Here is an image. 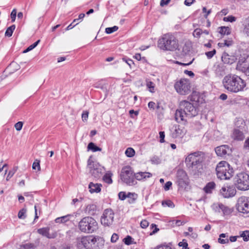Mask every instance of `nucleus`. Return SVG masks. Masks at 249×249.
<instances>
[{"label": "nucleus", "mask_w": 249, "mask_h": 249, "mask_svg": "<svg viewBox=\"0 0 249 249\" xmlns=\"http://www.w3.org/2000/svg\"><path fill=\"white\" fill-rule=\"evenodd\" d=\"M198 113L197 109L190 102L182 101L179 103V108L176 110L175 118L178 122L186 121L187 118L196 116Z\"/></svg>", "instance_id": "obj_1"}, {"label": "nucleus", "mask_w": 249, "mask_h": 249, "mask_svg": "<svg viewBox=\"0 0 249 249\" xmlns=\"http://www.w3.org/2000/svg\"><path fill=\"white\" fill-rule=\"evenodd\" d=\"M222 83L225 89L234 93L243 90L246 86L245 81L236 75H226L224 77Z\"/></svg>", "instance_id": "obj_2"}, {"label": "nucleus", "mask_w": 249, "mask_h": 249, "mask_svg": "<svg viewBox=\"0 0 249 249\" xmlns=\"http://www.w3.org/2000/svg\"><path fill=\"white\" fill-rule=\"evenodd\" d=\"M77 246L79 249H100L103 246V241L99 237L85 236L77 239Z\"/></svg>", "instance_id": "obj_3"}, {"label": "nucleus", "mask_w": 249, "mask_h": 249, "mask_svg": "<svg viewBox=\"0 0 249 249\" xmlns=\"http://www.w3.org/2000/svg\"><path fill=\"white\" fill-rule=\"evenodd\" d=\"M158 46L164 51H174L178 48V42L173 35L166 34L158 40Z\"/></svg>", "instance_id": "obj_4"}, {"label": "nucleus", "mask_w": 249, "mask_h": 249, "mask_svg": "<svg viewBox=\"0 0 249 249\" xmlns=\"http://www.w3.org/2000/svg\"><path fill=\"white\" fill-rule=\"evenodd\" d=\"M203 157L198 153L189 155L185 159V162L195 174L201 173L202 170Z\"/></svg>", "instance_id": "obj_5"}, {"label": "nucleus", "mask_w": 249, "mask_h": 249, "mask_svg": "<svg viewBox=\"0 0 249 249\" xmlns=\"http://www.w3.org/2000/svg\"><path fill=\"white\" fill-rule=\"evenodd\" d=\"M78 229L82 232L91 233L98 229V224L96 220L91 216L82 218L78 223Z\"/></svg>", "instance_id": "obj_6"}, {"label": "nucleus", "mask_w": 249, "mask_h": 249, "mask_svg": "<svg viewBox=\"0 0 249 249\" xmlns=\"http://www.w3.org/2000/svg\"><path fill=\"white\" fill-rule=\"evenodd\" d=\"M217 176L221 179H229L233 175V169L226 161H220L216 168Z\"/></svg>", "instance_id": "obj_7"}, {"label": "nucleus", "mask_w": 249, "mask_h": 249, "mask_svg": "<svg viewBox=\"0 0 249 249\" xmlns=\"http://www.w3.org/2000/svg\"><path fill=\"white\" fill-rule=\"evenodd\" d=\"M235 186L240 190L249 189V175L246 173H240L236 175L233 178Z\"/></svg>", "instance_id": "obj_8"}, {"label": "nucleus", "mask_w": 249, "mask_h": 249, "mask_svg": "<svg viewBox=\"0 0 249 249\" xmlns=\"http://www.w3.org/2000/svg\"><path fill=\"white\" fill-rule=\"evenodd\" d=\"M191 83L189 79L181 78L177 80L174 84V88L178 93L186 95L191 92Z\"/></svg>", "instance_id": "obj_9"}, {"label": "nucleus", "mask_w": 249, "mask_h": 249, "mask_svg": "<svg viewBox=\"0 0 249 249\" xmlns=\"http://www.w3.org/2000/svg\"><path fill=\"white\" fill-rule=\"evenodd\" d=\"M121 178L123 181L129 185H134L137 183L135 174L130 166H125L122 169Z\"/></svg>", "instance_id": "obj_10"}, {"label": "nucleus", "mask_w": 249, "mask_h": 249, "mask_svg": "<svg viewBox=\"0 0 249 249\" xmlns=\"http://www.w3.org/2000/svg\"><path fill=\"white\" fill-rule=\"evenodd\" d=\"M90 157L88 161V167L90 173L95 178H100L104 170V167L96 162L93 161Z\"/></svg>", "instance_id": "obj_11"}, {"label": "nucleus", "mask_w": 249, "mask_h": 249, "mask_svg": "<svg viewBox=\"0 0 249 249\" xmlns=\"http://www.w3.org/2000/svg\"><path fill=\"white\" fill-rule=\"evenodd\" d=\"M114 213L111 209H106L101 218V222L105 226H110L113 222Z\"/></svg>", "instance_id": "obj_12"}, {"label": "nucleus", "mask_w": 249, "mask_h": 249, "mask_svg": "<svg viewBox=\"0 0 249 249\" xmlns=\"http://www.w3.org/2000/svg\"><path fill=\"white\" fill-rule=\"evenodd\" d=\"M237 209L240 213H249V198L244 196L239 197L237 201Z\"/></svg>", "instance_id": "obj_13"}, {"label": "nucleus", "mask_w": 249, "mask_h": 249, "mask_svg": "<svg viewBox=\"0 0 249 249\" xmlns=\"http://www.w3.org/2000/svg\"><path fill=\"white\" fill-rule=\"evenodd\" d=\"M177 182L181 187H185L188 183V178L186 173L183 170H178L177 174Z\"/></svg>", "instance_id": "obj_14"}, {"label": "nucleus", "mask_w": 249, "mask_h": 249, "mask_svg": "<svg viewBox=\"0 0 249 249\" xmlns=\"http://www.w3.org/2000/svg\"><path fill=\"white\" fill-rule=\"evenodd\" d=\"M213 209L216 212L219 213L222 212L223 213V215L224 216L230 215L233 211L231 208L226 205H224L222 203L214 204Z\"/></svg>", "instance_id": "obj_15"}, {"label": "nucleus", "mask_w": 249, "mask_h": 249, "mask_svg": "<svg viewBox=\"0 0 249 249\" xmlns=\"http://www.w3.org/2000/svg\"><path fill=\"white\" fill-rule=\"evenodd\" d=\"M186 132L184 127L179 125H176L174 126L171 133L172 137L174 138L182 137Z\"/></svg>", "instance_id": "obj_16"}, {"label": "nucleus", "mask_w": 249, "mask_h": 249, "mask_svg": "<svg viewBox=\"0 0 249 249\" xmlns=\"http://www.w3.org/2000/svg\"><path fill=\"white\" fill-rule=\"evenodd\" d=\"M220 192L224 197L229 198L233 196L236 194V191L233 187H223Z\"/></svg>", "instance_id": "obj_17"}, {"label": "nucleus", "mask_w": 249, "mask_h": 249, "mask_svg": "<svg viewBox=\"0 0 249 249\" xmlns=\"http://www.w3.org/2000/svg\"><path fill=\"white\" fill-rule=\"evenodd\" d=\"M192 49V44L191 41L189 40H184L181 47V50L180 51L181 54L182 56L190 55Z\"/></svg>", "instance_id": "obj_18"}, {"label": "nucleus", "mask_w": 249, "mask_h": 249, "mask_svg": "<svg viewBox=\"0 0 249 249\" xmlns=\"http://www.w3.org/2000/svg\"><path fill=\"white\" fill-rule=\"evenodd\" d=\"M231 151V149L227 145H223L217 146L215 148V152L217 156L223 157L229 154Z\"/></svg>", "instance_id": "obj_19"}, {"label": "nucleus", "mask_w": 249, "mask_h": 249, "mask_svg": "<svg viewBox=\"0 0 249 249\" xmlns=\"http://www.w3.org/2000/svg\"><path fill=\"white\" fill-rule=\"evenodd\" d=\"M50 228L45 227L43 228H40L37 230V232L44 236L48 238H54L56 237L57 235V233L55 232H53L52 233H49Z\"/></svg>", "instance_id": "obj_20"}, {"label": "nucleus", "mask_w": 249, "mask_h": 249, "mask_svg": "<svg viewBox=\"0 0 249 249\" xmlns=\"http://www.w3.org/2000/svg\"><path fill=\"white\" fill-rule=\"evenodd\" d=\"M222 61L226 64H232L236 60V57L234 55H230L227 53L224 52L221 57Z\"/></svg>", "instance_id": "obj_21"}, {"label": "nucleus", "mask_w": 249, "mask_h": 249, "mask_svg": "<svg viewBox=\"0 0 249 249\" xmlns=\"http://www.w3.org/2000/svg\"><path fill=\"white\" fill-rule=\"evenodd\" d=\"M72 219H74V215L72 214H69L56 218L55 219V222L58 224H65L69 221H71Z\"/></svg>", "instance_id": "obj_22"}, {"label": "nucleus", "mask_w": 249, "mask_h": 249, "mask_svg": "<svg viewBox=\"0 0 249 249\" xmlns=\"http://www.w3.org/2000/svg\"><path fill=\"white\" fill-rule=\"evenodd\" d=\"M231 138L235 140L242 141L245 136L242 131L238 129H234L231 135Z\"/></svg>", "instance_id": "obj_23"}, {"label": "nucleus", "mask_w": 249, "mask_h": 249, "mask_svg": "<svg viewBox=\"0 0 249 249\" xmlns=\"http://www.w3.org/2000/svg\"><path fill=\"white\" fill-rule=\"evenodd\" d=\"M152 175L149 172H140L135 174V178L138 180H141L143 179H146L151 178Z\"/></svg>", "instance_id": "obj_24"}, {"label": "nucleus", "mask_w": 249, "mask_h": 249, "mask_svg": "<svg viewBox=\"0 0 249 249\" xmlns=\"http://www.w3.org/2000/svg\"><path fill=\"white\" fill-rule=\"evenodd\" d=\"M102 186V184L98 183H93L92 182H90L89 185V192L91 193H99L101 191V187Z\"/></svg>", "instance_id": "obj_25"}, {"label": "nucleus", "mask_w": 249, "mask_h": 249, "mask_svg": "<svg viewBox=\"0 0 249 249\" xmlns=\"http://www.w3.org/2000/svg\"><path fill=\"white\" fill-rule=\"evenodd\" d=\"M85 211L89 215H94L96 211V206L94 204H89L86 206Z\"/></svg>", "instance_id": "obj_26"}, {"label": "nucleus", "mask_w": 249, "mask_h": 249, "mask_svg": "<svg viewBox=\"0 0 249 249\" xmlns=\"http://www.w3.org/2000/svg\"><path fill=\"white\" fill-rule=\"evenodd\" d=\"M127 196L128 202L130 204L135 203L138 198V195L135 193L129 192L127 194Z\"/></svg>", "instance_id": "obj_27"}, {"label": "nucleus", "mask_w": 249, "mask_h": 249, "mask_svg": "<svg viewBox=\"0 0 249 249\" xmlns=\"http://www.w3.org/2000/svg\"><path fill=\"white\" fill-rule=\"evenodd\" d=\"M215 184L213 182H210L207 184L204 188V190L206 193H211L213 189H214Z\"/></svg>", "instance_id": "obj_28"}, {"label": "nucleus", "mask_w": 249, "mask_h": 249, "mask_svg": "<svg viewBox=\"0 0 249 249\" xmlns=\"http://www.w3.org/2000/svg\"><path fill=\"white\" fill-rule=\"evenodd\" d=\"M146 86L148 89V90L151 92L154 93L155 92V84L153 82L149 80H146Z\"/></svg>", "instance_id": "obj_29"}, {"label": "nucleus", "mask_w": 249, "mask_h": 249, "mask_svg": "<svg viewBox=\"0 0 249 249\" xmlns=\"http://www.w3.org/2000/svg\"><path fill=\"white\" fill-rule=\"evenodd\" d=\"M88 150H90L92 152H96V151H101L102 149L96 145L92 142L89 143L88 145Z\"/></svg>", "instance_id": "obj_30"}, {"label": "nucleus", "mask_w": 249, "mask_h": 249, "mask_svg": "<svg viewBox=\"0 0 249 249\" xmlns=\"http://www.w3.org/2000/svg\"><path fill=\"white\" fill-rule=\"evenodd\" d=\"M219 32L221 35H228L231 33V29L229 27L223 26L219 28Z\"/></svg>", "instance_id": "obj_31"}, {"label": "nucleus", "mask_w": 249, "mask_h": 249, "mask_svg": "<svg viewBox=\"0 0 249 249\" xmlns=\"http://www.w3.org/2000/svg\"><path fill=\"white\" fill-rule=\"evenodd\" d=\"M15 28L16 26L15 25H12L8 27L5 33V36L8 37H11Z\"/></svg>", "instance_id": "obj_32"}, {"label": "nucleus", "mask_w": 249, "mask_h": 249, "mask_svg": "<svg viewBox=\"0 0 249 249\" xmlns=\"http://www.w3.org/2000/svg\"><path fill=\"white\" fill-rule=\"evenodd\" d=\"M112 174L110 173H106L103 177L104 181L108 184H110L112 183V179H111Z\"/></svg>", "instance_id": "obj_33"}, {"label": "nucleus", "mask_w": 249, "mask_h": 249, "mask_svg": "<svg viewBox=\"0 0 249 249\" xmlns=\"http://www.w3.org/2000/svg\"><path fill=\"white\" fill-rule=\"evenodd\" d=\"M125 154L128 157H132L135 155V151L132 148L129 147L125 150Z\"/></svg>", "instance_id": "obj_34"}, {"label": "nucleus", "mask_w": 249, "mask_h": 249, "mask_svg": "<svg viewBox=\"0 0 249 249\" xmlns=\"http://www.w3.org/2000/svg\"><path fill=\"white\" fill-rule=\"evenodd\" d=\"M232 44V40H225L224 42L218 43V45L220 47H223L224 46L229 47Z\"/></svg>", "instance_id": "obj_35"}, {"label": "nucleus", "mask_w": 249, "mask_h": 249, "mask_svg": "<svg viewBox=\"0 0 249 249\" xmlns=\"http://www.w3.org/2000/svg\"><path fill=\"white\" fill-rule=\"evenodd\" d=\"M35 246L33 244L27 243L20 246L19 249H34Z\"/></svg>", "instance_id": "obj_36"}, {"label": "nucleus", "mask_w": 249, "mask_h": 249, "mask_svg": "<svg viewBox=\"0 0 249 249\" xmlns=\"http://www.w3.org/2000/svg\"><path fill=\"white\" fill-rule=\"evenodd\" d=\"M26 209L25 208L22 209L18 213V217L19 219H25L26 218Z\"/></svg>", "instance_id": "obj_37"}, {"label": "nucleus", "mask_w": 249, "mask_h": 249, "mask_svg": "<svg viewBox=\"0 0 249 249\" xmlns=\"http://www.w3.org/2000/svg\"><path fill=\"white\" fill-rule=\"evenodd\" d=\"M240 237H243V240L245 241H248L249 240V231H243L240 234Z\"/></svg>", "instance_id": "obj_38"}, {"label": "nucleus", "mask_w": 249, "mask_h": 249, "mask_svg": "<svg viewBox=\"0 0 249 249\" xmlns=\"http://www.w3.org/2000/svg\"><path fill=\"white\" fill-rule=\"evenodd\" d=\"M151 161L152 164H158L160 163V159L157 156H154L151 159Z\"/></svg>", "instance_id": "obj_39"}, {"label": "nucleus", "mask_w": 249, "mask_h": 249, "mask_svg": "<svg viewBox=\"0 0 249 249\" xmlns=\"http://www.w3.org/2000/svg\"><path fill=\"white\" fill-rule=\"evenodd\" d=\"M17 170V167H14L11 170L9 171L8 175L6 178V180H8L10 178H11L13 175L15 174Z\"/></svg>", "instance_id": "obj_40"}, {"label": "nucleus", "mask_w": 249, "mask_h": 249, "mask_svg": "<svg viewBox=\"0 0 249 249\" xmlns=\"http://www.w3.org/2000/svg\"><path fill=\"white\" fill-rule=\"evenodd\" d=\"M118 29V27L114 26L112 27H108L106 29V32L107 34H111L114 32L116 31Z\"/></svg>", "instance_id": "obj_41"}, {"label": "nucleus", "mask_w": 249, "mask_h": 249, "mask_svg": "<svg viewBox=\"0 0 249 249\" xmlns=\"http://www.w3.org/2000/svg\"><path fill=\"white\" fill-rule=\"evenodd\" d=\"M178 246L182 247V249H189L188 248V243L185 239H183L181 242L178 243Z\"/></svg>", "instance_id": "obj_42"}, {"label": "nucleus", "mask_w": 249, "mask_h": 249, "mask_svg": "<svg viewBox=\"0 0 249 249\" xmlns=\"http://www.w3.org/2000/svg\"><path fill=\"white\" fill-rule=\"evenodd\" d=\"M162 205L164 206H166L171 208L175 206L174 203L171 200L163 201L162 202Z\"/></svg>", "instance_id": "obj_43"}, {"label": "nucleus", "mask_w": 249, "mask_h": 249, "mask_svg": "<svg viewBox=\"0 0 249 249\" xmlns=\"http://www.w3.org/2000/svg\"><path fill=\"white\" fill-rule=\"evenodd\" d=\"M39 162L40 161L39 160H36V161L33 163L32 165V168L33 169H37L38 171H39L40 170Z\"/></svg>", "instance_id": "obj_44"}, {"label": "nucleus", "mask_w": 249, "mask_h": 249, "mask_svg": "<svg viewBox=\"0 0 249 249\" xmlns=\"http://www.w3.org/2000/svg\"><path fill=\"white\" fill-rule=\"evenodd\" d=\"M118 196L121 200H124L127 198V194L124 192H120L118 194Z\"/></svg>", "instance_id": "obj_45"}, {"label": "nucleus", "mask_w": 249, "mask_h": 249, "mask_svg": "<svg viewBox=\"0 0 249 249\" xmlns=\"http://www.w3.org/2000/svg\"><path fill=\"white\" fill-rule=\"evenodd\" d=\"M223 20L225 21H230L232 22L236 20V18L232 16H230L224 18Z\"/></svg>", "instance_id": "obj_46"}, {"label": "nucleus", "mask_w": 249, "mask_h": 249, "mask_svg": "<svg viewBox=\"0 0 249 249\" xmlns=\"http://www.w3.org/2000/svg\"><path fill=\"white\" fill-rule=\"evenodd\" d=\"M244 32L248 36H249V18H248L246 20V23L244 28Z\"/></svg>", "instance_id": "obj_47"}, {"label": "nucleus", "mask_w": 249, "mask_h": 249, "mask_svg": "<svg viewBox=\"0 0 249 249\" xmlns=\"http://www.w3.org/2000/svg\"><path fill=\"white\" fill-rule=\"evenodd\" d=\"M132 238L130 236H127L124 239V242L126 245H129L132 244Z\"/></svg>", "instance_id": "obj_48"}, {"label": "nucleus", "mask_w": 249, "mask_h": 249, "mask_svg": "<svg viewBox=\"0 0 249 249\" xmlns=\"http://www.w3.org/2000/svg\"><path fill=\"white\" fill-rule=\"evenodd\" d=\"M202 31L201 29H196L194 31L193 35L195 37H198L200 36V35L202 34Z\"/></svg>", "instance_id": "obj_49"}, {"label": "nucleus", "mask_w": 249, "mask_h": 249, "mask_svg": "<svg viewBox=\"0 0 249 249\" xmlns=\"http://www.w3.org/2000/svg\"><path fill=\"white\" fill-rule=\"evenodd\" d=\"M23 123L22 122H18L15 124V127L17 131H20L22 127Z\"/></svg>", "instance_id": "obj_50"}, {"label": "nucleus", "mask_w": 249, "mask_h": 249, "mask_svg": "<svg viewBox=\"0 0 249 249\" xmlns=\"http://www.w3.org/2000/svg\"><path fill=\"white\" fill-rule=\"evenodd\" d=\"M89 116V112L88 111H84L82 115V120L84 122L87 121Z\"/></svg>", "instance_id": "obj_51"}, {"label": "nucleus", "mask_w": 249, "mask_h": 249, "mask_svg": "<svg viewBox=\"0 0 249 249\" xmlns=\"http://www.w3.org/2000/svg\"><path fill=\"white\" fill-rule=\"evenodd\" d=\"M17 15V11L15 9H13L11 13V18L12 19V21L14 22L16 19Z\"/></svg>", "instance_id": "obj_52"}, {"label": "nucleus", "mask_w": 249, "mask_h": 249, "mask_svg": "<svg viewBox=\"0 0 249 249\" xmlns=\"http://www.w3.org/2000/svg\"><path fill=\"white\" fill-rule=\"evenodd\" d=\"M216 51L215 50H213L212 51L208 52L206 53V55H207L208 58H211L214 54L215 53Z\"/></svg>", "instance_id": "obj_53"}, {"label": "nucleus", "mask_w": 249, "mask_h": 249, "mask_svg": "<svg viewBox=\"0 0 249 249\" xmlns=\"http://www.w3.org/2000/svg\"><path fill=\"white\" fill-rule=\"evenodd\" d=\"M154 249H172V248L169 245H163L158 246Z\"/></svg>", "instance_id": "obj_54"}, {"label": "nucleus", "mask_w": 249, "mask_h": 249, "mask_svg": "<svg viewBox=\"0 0 249 249\" xmlns=\"http://www.w3.org/2000/svg\"><path fill=\"white\" fill-rule=\"evenodd\" d=\"M149 225L148 222L146 220H143L141 222V226L142 228H146Z\"/></svg>", "instance_id": "obj_55"}, {"label": "nucleus", "mask_w": 249, "mask_h": 249, "mask_svg": "<svg viewBox=\"0 0 249 249\" xmlns=\"http://www.w3.org/2000/svg\"><path fill=\"white\" fill-rule=\"evenodd\" d=\"M172 185V182L171 181H167L165 183V185L164 186V189L165 191L169 190L170 189Z\"/></svg>", "instance_id": "obj_56"}, {"label": "nucleus", "mask_w": 249, "mask_h": 249, "mask_svg": "<svg viewBox=\"0 0 249 249\" xmlns=\"http://www.w3.org/2000/svg\"><path fill=\"white\" fill-rule=\"evenodd\" d=\"M119 236L116 233H113L111 238V241L112 243H115L118 239Z\"/></svg>", "instance_id": "obj_57"}, {"label": "nucleus", "mask_w": 249, "mask_h": 249, "mask_svg": "<svg viewBox=\"0 0 249 249\" xmlns=\"http://www.w3.org/2000/svg\"><path fill=\"white\" fill-rule=\"evenodd\" d=\"M170 222H172L173 224H175L178 226H179L180 225H183L184 224V222H182V221H180L179 220H177L176 221L173 220V221H171Z\"/></svg>", "instance_id": "obj_58"}, {"label": "nucleus", "mask_w": 249, "mask_h": 249, "mask_svg": "<svg viewBox=\"0 0 249 249\" xmlns=\"http://www.w3.org/2000/svg\"><path fill=\"white\" fill-rule=\"evenodd\" d=\"M160 138V142L162 143L164 142V139L165 137L164 132L163 131H160L159 133Z\"/></svg>", "instance_id": "obj_59"}, {"label": "nucleus", "mask_w": 249, "mask_h": 249, "mask_svg": "<svg viewBox=\"0 0 249 249\" xmlns=\"http://www.w3.org/2000/svg\"><path fill=\"white\" fill-rule=\"evenodd\" d=\"M194 59H195V58H193L190 61L187 62V63H181V62H177V63L178 64H179L182 66H188V65H191L194 61Z\"/></svg>", "instance_id": "obj_60"}, {"label": "nucleus", "mask_w": 249, "mask_h": 249, "mask_svg": "<svg viewBox=\"0 0 249 249\" xmlns=\"http://www.w3.org/2000/svg\"><path fill=\"white\" fill-rule=\"evenodd\" d=\"M171 0H161L160 2V5L162 7L167 5Z\"/></svg>", "instance_id": "obj_61"}, {"label": "nucleus", "mask_w": 249, "mask_h": 249, "mask_svg": "<svg viewBox=\"0 0 249 249\" xmlns=\"http://www.w3.org/2000/svg\"><path fill=\"white\" fill-rule=\"evenodd\" d=\"M218 242L223 244H226L229 243V239L228 238L223 239V238L219 237L218 239Z\"/></svg>", "instance_id": "obj_62"}, {"label": "nucleus", "mask_w": 249, "mask_h": 249, "mask_svg": "<svg viewBox=\"0 0 249 249\" xmlns=\"http://www.w3.org/2000/svg\"><path fill=\"white\" fill-rule=\"evenodd\" d=\"M123 60L124 61L130 68H131L132 64H134L133 61L131 59L126 60L124 58Z\"/></svg>", "instance_id": "obj_63"}, {"label": "nucleus", "mask_w": 249, "mask_h": 249, "mask_svg": "<svg viewBox=\"0 0 249 249\" xmlns=\"http://www.w3.org/2000/svg\"><path fill=\"white\" fill-rule=\"evenodd\" d=\"M194 1L195 0H185L184 4L187 6H190Z\"/></svg>", "instance_id": "obj_64"}]
</instances>
